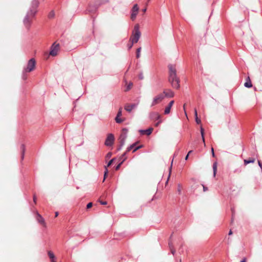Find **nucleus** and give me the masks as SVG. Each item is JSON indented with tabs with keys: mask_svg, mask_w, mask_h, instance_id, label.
Masks as SVG:
<instances>
[{
	"mask_svg": "<svg viewBox=\"0 0 262 262\" xmlns=\"http://www.w3.org/2000/svg\"><path fill=\"white\" fill-rule=\"evenodd\" d=\"M115 120L117 123H120L123 122V120L120 118V117L116 116Z\"/></svg>",
	"mask_w": 262,
	"mask_h": 262,
	"instance_id": "24",
	"label": "nucleus"
},
{
	"mask_svg": "<svg viewBox=\"0 0 262 262\" xmlns=\"http://www.w3.org/2000/svg\"><path fill=\"white\" fill-rule=\"evenodd\" d=\"M170 250V251H171V253L172 254V255H174L175 253H176V250L174 249V248H171V249Z\"/></svg>",
	"mask_w": 262,
	"mask_h": 262,
	"instance_id": "39",
	"label": "nucleus"
},
{
	"mask_svg": "<svg viewBox=\"0 0 262 262\" xmlns=\"http://www.w3.org/2000/svg\"><path fill=\"white\" fill-rule=\"evenodd\" d=\"M245 165H247L250 163H253L255 162V159L253 158H250L248 159H245L244 161Z\"/></svg>",
	"mask_w": 262,
	"mask_h": 262,
	"instance_id": "16",
	"label": "nucleus"
},
{
	"mask_svg": "<svg viewBox=\"0 0 262 262\" xmlns=\"http://www.w3.org/2000/svg\"><path fill=\"white\" fill-rule=\"evenodd\" d=\"M121 116H122V111H121V108H120L117 113V116L121 117Z\"/></svg>",
	"mask_w": 262,
	"mask_h": 262,
	"instance_id": "36",
	"label": "nucleus"
},
{
	"mask_svg": "<svg viewBox=\"0 0 262 262\" xmlns=\"http://www.w3.org/2000/svg\"><path fill=\"white\" fill-rule=\"evenodd\" d=\"M165 98L164 94L160 93L155 96L152 100L151 106H153L159 103H160Z\"/></svg>",
	"mask_w": 262,
	"mask_h": 262,
	"instance_id": "5",
	"label": "nucleus"
},
{
	"mask_svg": "<svg viewBox=\"0 0 262 262\" xmlns=\"http://www.w3.org/2000/svg\"><path fill=\"white\" fill-rule=\"evenodd\" d=\"M231 210H232V216L233 215V213H234V211H233V209L232 208L231 209ZM233 222V217L232 218V222Z\"/></svg>",
	"mask_w": 262,
	"mask_h": 262,
	"instance_id": "48",
	"label": "nucleus"
},
{
	"mask_svg": "<svg viewBox=\"0 0 262 262\" xmlns=\"http://www.w3.org/2000/svg\"><path fill=\"white\" fill-rule=\"evenodd\" d=\"M192 150H191L190 151H189V152H188L187 155H189L190 154H191V153L192 152Z\"/></svg>",
	"mask_w": 262,
	"mask_h": 262,
	"instance_id": "46",
	"label": "nucleus"
},
{
	"mask_svg": "<svg viewBox=\"0 0 262 262\" xmlns=\"http://www.w3.org/2000/svg\"><path fill=\"white\" fill-rule=\"evenodd\" d=\"M201 132L204 131V129H203V128H201Z\"/></svg>",
	"mask_w": 262,
	"mask_h": 262,
	"instance_id": "55",
	"label": "nucleus"
},
{
	"mask_svg": "<svg viewBox=\"0 0 262 262\" xmlns=\"http://www.w3.org/2000/svg\"><path fill=\"white\" fill-rule=\"evenodd\" d=\"M137 106V104L133 103L132 104H127L125 106V110L128 112H130L134 108L136 107Z\"/></svg>",
	"mask_w": 262,
	"mask_h": 262,
	"instance_id": "13",
	"label": "nucleus"
},
{
	"mask_svg": "<svg viewBox=\"0 0 262 262\" xmlns=\"http://www.w3.org/2000/svg\"><path fill=\"white\" fill-rule=\"evenodd\" d=\"M189 156V155H186V156L185 157V160H187L188 159Z\"/></svg>",
	"mask_w": 262,
	"mask_h": 262,
	"instance_id": "47",
	"label": "nucleus"
},
{
	"mask_svg": "<svg viewBox=\"0 0 262 262\" xmlns=\"http://www.w3.org/2000/svg\"><path fill=\"white\" fill-rule=\"evenodd\" d=\"M51 262H56V261L54 260V259H51Z\"/></svg>",
	"mask_w": 262,
	"mask_h": 262,
	"instance_id": "53",
	"label": "nucleus"
},
{
	"mask_svg": "<svg viewBox=\"0 0 262 262\" xmlns=\"http://www.w3.org/2000/svg\"><path fill=\"white\" fill-rule=\"evenodd\" d=\"M35 60L34 58H31L28 61L27 66L23 70V78L26 79L27 77L25 75V73L32 71L35 67Z\"/></svg>",
	"mask_w": 262,
	"mask_h": 262,
	"instance_id": "4",
	"label": "nucleus"
},
{
	"mask_svg": "<svg viewBox=\"0 0 262 262\" xmlns=\"http://www.w3.org/2000/svg\"><path fill=\"white\" fill-rule=\"evenodd\" d=\"M55 13L53 11H51L49 14V18H53L54 16Z\"/></svg>",
	"mask_w": 262,
	"mask_h": 262,
	"instance_id": "28",
	"label": "nucleus"
},
{
	"mask_svg": "<svg viewBox=\"0 0 262 262\" xmlns=\"http://www.w3.org/2000/svg\"><path fill=\"white\" fill-rule=\"evenodd\" d=\"M248 81H247L245 83L244 85L246 88H251L252 86V83L250 80L249 77H248Z\"/></svg>",
	"mask_w": 262,
	"mask_h": 262,
	"instance_id": "19",
	"label": "nucleus"
},
{
	"mask_svg": "<svg viewBox=\"0 0 262 262\" xmlns=\"http://www.w3.org/2000/svg\"><path fill=\"white\" fill-rule=\"evenodd\" d=\"M128 152H126V150L121 155V156L120 157V160L121 161L124 158H126V155Z\"/></svg>",
	"mask_w": 262,
	"mask_h": 262,
	"instance_id": "25",
	"label": "nucleus"
},
{
	"mask_svg": "<svg viewBox=\"0 0 262 262\" xmlns=\"http://www.w3.org/2000/svg\"><path fill=\"white\" fill-rule=\"evenodd\" d=\"M168 245H169V247L170 249H171V248H174L172 243L170 241H169Z\"/></svg>",
	"mask_w": 262,
	"mask_h": 262,
	"instance_id": "38",
	"label": "nucleus"
},
{
	"mask_svg": "<svg viewBox=\"0 0 262 262\" xmlns=\"http://www.w3.org/2000/svg\"><path fill=\"white\" fill-rule=\"evenodd\" d=\"M173 103H174L173 100H172L169 102V104H168V105L166 107V108L165 109V111H164L165 114H166V115L170 113V109H171L172 105L173 104Z\"/></svg>",
	"mask_w": 262,
	"mask_h": 262,
	"instance_id": "14",
	"label": "nucleus"
},
{
	"mask_svg": "<svg viewBox=\"0 0 262 262\" xmlns=\"http://www.w3.org/2000/svg\"><path fill=\"white\" fill-rule=\"evenodd\" d=\"M203 187L204 191H206L208 190V188L206 186H204V185H203Z\"/></svg>",
	"mask_w": 262,
	"mask_h": 262,
	"instance_id": "45",
	"label": "nucleus"
},
{
	"mask_svg": "<svg viewBox=\"0 0 262 262\" xmlns=\"http://www.w3.org/2000/svg\"><path fill=\"white\" fill-rule=\"evenodd\" d=\"M38 6L37 0H33L31 7L27 12L26 15L24 19V24L27 28H29L32 22V19L35 16L37 12V8Z\"/></svg>",
	"mask_w": 262,
	"mask_h": 262,
	"instance_id": "1",
	"label": "nucleus"
},
{
	"mask_svg": "<svg viewBox=\"0 0 262 262\" xmlns=\"http://www.w3.org/2000/svg\"><path fill=\"white\" fill-rule=\"evenodd\" d=\"M123 146V145L119 144V145L117 147V151L120 150L122 149Z\"/></svg>",
	"mask_w": 262,
	"mask_h": 262,
	"instance_id": "35",
	"label": "nucleus"
},
{
	"mask_svg": "<svg viewBox=\"0 0 262 262\" xmlns=\"http://www.w3.org/2000/svg\"><path fill=\"white\" fill-rule=\"evenodd\" d=\"M122 131H123V132H125V131H127V129L126 128H123Z\"/></svg>",
	"mask_w": 262,
	"mask_h": 262,
	"instance_id": "54",
	"label": "nucleus"
},
{
	"mask_svg": "<svg viewBox=\"0 0 262 262\" xmlns=\"http://www.w3.org/2000/svg\"><path fill=\"white\" fill-rule=\"evenodd\" d=\"M232 234V232L231 231V230H230L229 232V235H231Z\"/></svg>",
	"mask_w": 262,
	"mask_h": 262,
	"instance_id": "50",
	"label": "nucleus"
},
{
	"mask_svg": "<svg viewBox=\"0 0 262 262\" xmlns=\"http://www.w3.org/2000/svg\"><path fill=\"white\" fill-rule=\"evenodd\" d=\"M100 203L102 205H106V204H107V202H106V201H100Z\"/></svg>",
	"mask_w": 262,
	"mask_h": 262,
	"instance_id": "44",
	"label": "nucleus"
},
{
	"mask_svg": "<svg viewBox=\"0 0 262 262\" xmlns=\"http://www.w3.org/2000/svg\"><path fill=\"white\" fill-rule=\"evenodd\" d=\"M58 215V212H55V217H57Z\"/></svg>",
	"mask_w": 262,
	"mask_h": 262,
	"instance_id": "51",
	"label": "nucleus"
},
{
	"mask_svg": "<svg viewBox=\"0 0 262 262\" xmlns=\"http://www.w3.org/2000/svg\"><path fill=\"white\" fill-rule=\"evenodd\" d=\"M152 132H140L141 135H147V136H149L151 134Z\"/></svg>",
	"mask_w": 262,
	"mask_h": 262,
	"instance_id": "34",
	"label": "nucleus"
},
{
	"mask_svg": "<svg viewBox=\"0 0 262 262\" xmlns=\"http://www.w3.org/2000/svg\"><path fill=\"white\" fill-rule=\"evenodd\" d=\"M241 262H246V258H244L243 260L241 261Z\"/></svg>",
	"mask_w": 262,
	"mask_h": 262,
	"instance_id": "49",
	"label": "nucleus"
},
{
	"mask_svg": "<svg viewBox=\"0 0 262 262\" xmlns=\"http://www.w3.org/2000/svg\"><path fill=\"white\" fill-rule=\"evenodd\" d=\"M153 128L152 127H149L146 129H140L138 131H152Z\"/></svg>",
	"mask_w": 262,
	"mask_h": 262,
	"instance_id": "31",
	"label": "nucleus"
},
{
	"mask_svg": "<svg viewBox=\"0 0 262 262\" xmlns=\"http://www.w3.org/2000/svg\"><path fill=\"white\" fill-rule=\"evenodd\" d=\"M217 163L216 162L213 163L212 168H213V177H215L216 176V171H217Z\"/></svg>",
	"mask_w": 262,
	"mask_h": 262,
	"instance_id": "18",
	"label": "nucleus"
},
{
	"mask_svg": "<svg viewBox=\"0 0 262 262\" xmlns=\"http://www.w3.org/2000/svg\"><path fill=\"white\" fill-rule=\"evenodd\" d=\"M142 11H143V12H145L146 11V8H144V9H143L142 10Z\"/></svg>",
	"mask_w": 262,
	"mask_h": 262,
	"instance_id": "52",
	"label": "nucleus"
},
{
	"mask_svg": "<svg viewBox=\"0 0 262 262\" xmlns=\"http://www.w3.org/2000/svg\"><path fill=\"white\" fill-rule=\"evenodd\" d=\"M20 149H21V160H23L24 158V155L25 152V146L24 144H21L20 146Z\"/></svg>",
	"mask_w": 262,
	"mask_h": 262,
	"instance_id": "17",
	"label": "nucleus"
},
{
	"mask_svg": "<svg viewBox=\"0 0 262 262\" xmlns=\"http://www.w3.org/2000/svg\"><path fill=\"white\" fill-rule=\"evenodd\" d=\"M37 221L41 224L44 225L45 224L43 218L38 213L37 214Z\"/></svg>",
	"mask_w": 262,
	"mask_h": 262,
	"instance_id": "15",
	"label": "nucleus"
},
{
	"mask_svg": "<svg viewBox=\"0 0 262 262\" xmlns=\"http://www.w3.org/2000/svg\"><path fill=\"white\" fill-rule=\"evenodd\" d=\"M36 200H37V198H36V196L35 195V194H34L33 195V202L35 204L36 203Z\"/></svg>",
	"mask_w": 262,
	"mask_h": 262,
	"instance_id": "42",
	"label": "nucleus"
},
{
	"mask_svg": "<svg viewBox=\"0 0 262 262\" xmlns=\"http://www.w3.org/2000/svg\"><path fill=\"white\" fill-rule=\"evenodd\" d=\"M112 155V153L111 152H109L106 154V157L107 158H110L111 157Z\"/></svg>",
	"mask_w": 262,
	"mask_h": 262,
	"instance_id": "40",
	"label": "nucleus"
},
{
	"mask_svg": "<svg viewBox=\"0 0 262 262\" xmlns=\"http://www.w3.org/2000/svg\"><path fill=\"white\" fill-rule=\"evenodd\" d=\"M169 69V82L171 86L175 89L180 88V79L177 75V71L174 66L170 64L168 66Z\"/></svg>",
	"mask_w": 262,
	"mask_h": 262,
	"instance_id": "2",
	"label": "nucleus"
},
{
	"mask_svg": "<svg viewBox=\"0 0 262 262\" xmlns=\"http://www.w3.org/2000/svg\"><path fill=\"white\" fill-rule=\"evenodd\" d=\"M204 133H205V132H201L203 141L205 143V138H204L205 134H204Z\"/></svg>",
	"mask_w": 262,
	"mask_h": 262,
	"instance_id": "37",
	"label": "nucleus"
},
{
	"mask_svg": "<svg viewBox=\"0 0 262 262\" xmlns=\"http://www.w3.org/2000/svg\"><path fill=\"white\" fill-rule=\"evenodd\" d=\"M150 118L154 120H158V122L155 124L156 126H158L161 122V120L160 119L161 116L157 112L151 113L150 114Z\"/></svg>",
	"mask_w": 262,
	"mask_h": 262,
	"instance_id": "9",
	"label": "nucleus"
},
{
	"mask_svg": "<svg viewBox=\"0 0 262 262\" xmlns=\"http://www.w3.org/2000/svg\"><path fill=\"white\" fill-rule=\"evenodd\" d=\"M127 137L126 132H122L119 138V144H121L123 145H124L125 140Z\"/></svg>",
	"mask_w": 262,
	"mask_h": 262,
	"instance_id": "11",
	"label": "nucleus"
},
{
	"mask_svg": "<svg viewBox=\"0 0 262 262\" xmlns=\"http://www.w3.org/2000/svg\"><path fill=\"white\" fill-rule=\"evenodd\" d=\"M126 158H124L123 160L116 166L115 169L118 170L119 169L122 163L126 160Z\"/></svg>",
	"mask_w": 262,
	"mask_h": 262,
	"instance_id": "20",
	"label": "nucleus"
},
{
	"mask_svg": "<svg viewBox=\"0 0 262 262\" xmlns=\"http://www.w3.org/2000/svg\"><path fill=\"white\" fill-rule=\"evenodd\" d=\"M93 206V203L92 202L89 203L86 205V208L90 209Z\"/></svg>",
	"mask_w": 262,
	"mask_h": 262,
	"instance_id": "33",
	"label": "nucleus"
},
{
	"mask_svg": "<svg viewBox=\"0 0 262 262\" xmlns=\"http://www.w3.org/2000/svg\"><path fill=\"white\" fill-rule=\"evenodd\" d=\"M211 154H212V157H215V154H214V149H213V147L211 148Z\"/></svg>",
	"mask_w": 262,
	"mask_h": 262,
	"instance_id": "43",
	"label": "nucleus"
},
{
	"mask_svg": "<svg viewBox=\"0 0 262 262\" xmlns=\"http://www.w3.org/2000/svg\"><path fill=\"white\" fill-rule=\"evenodd\" d=\"M133 84L132 82H129L128 83V84L127 85V87H126V91H129L132 87Z\"/></svg>",
	"mask_w": 262,
	"mask_h": 262,
	"instance_id": "26",
	"label": "nucleus"
},
{
	"mask_svg": "<svg viewBox=\"0 0 262 262\" xmlns=\"http://www.w3.org/2000/svg\"><path fill=\"white\" fill-rule=\"evenodd\" d=\"M107 172H108L107 169L105 167V171L104 172V180H103V181H104L105 179L106 178V176H107Z\"/></svg>",
	"mask_w": 262,
	"mask_h": 262,
	"instance_id": "32",
	"label": "nucleus"
},
{
	"mask_svg": "<svg viewBox=\"0 0 262 262\" xmlns=\"http://www.w3.org/2000/svg\"><path fill=\"white\" fill-rule=\"evenodd\" d=\"M59 50V45L54 42L51 47L50 55L53 56L57 55Z\"/></svg>",
	"mask_w": 262,
	"mask_h": 262,
	"instance_id": "6",
	"label": "nucleus"
},
{
	"mask_svg": "<svg viewBox=\"0 0 262 262\" xmlns=\"http://www.w3.org/2000/svg\"><path fill=\"white\" fill-rule=\"evenodd\" d=\"M115 160V158H113L112 159H111L109 162L108 163H107V166L108 167V166H110L113 162H114V161Z\"/></svg>",
	"mask_w": 262,
	"mask_h": 262,
	"instance_id": "29",
	"label": "nucleus"
},
{
	"mask_svg": "<svg viewBox=\"0 0 262 262\" xmlns=\"http://www.w3.org/2000/svg\"><path fill=\"white\" fill-rule=\"evenodd\" d=\"M138 78L140 80H143L144 79L143 74L142 72L139 73Z\"/></svg>",
	"mask_w": 262,
	"mask_h": 262,
	"instance_id": "27",
	"label": "nucleus"
},
{
	"mask_svg": "<svg viewBox=\"0 0 262 262\" xmlns=\"http://www.w3.org/2000/svg\"><path fill=\"white\" fill-rule=\"evenodd\" d=\"M139 10V7L137 4H135L132 9V14L130 18L132 20H134L136 18L138 12Z\"/></svg>",
	"mask_w": 262,
	"mask_h": 262,
	"instance_id": "10",
	"label": "nucleus"
},
{
	"mask_svg": "<svg viewBox=\"0 0 262 262\" xmlns=\"http://www.w3.org/2000/svg\"><path fill=\"white\" fill-rule=\"evenodd\" d=\"M178 192L179 194L181 193V186L180 184H178Z\"/></svg>",
	"mask_w": 262,
	"mask_h": 262,
	"instance_id": "30",
	"label": "nucleus"
},
{
	"mask_svg": "<svg viewBox=\"0 0 262 262\" xmlns=\"http://www.w3.org/2000/svg\"><path fill=\"white\" fill-rule=\"evenodd\" d=\"M194 113H195V120H196V122L198 124L200 123V122H201V120L198 118V116H197V111H196V110L195 109L194 110Z\"/></svg>",
	"mask_w": 262,
	"mask_h": 262,
	"instance_id": "23",
	"label": "nucleus"
},
{
	"mask_svg": "<svg viewBox=\"0 0 262 262\" xmlns=\"http://www.w3.org/2000/svg\"><path fill=\"white\" fill-rule=\"evenodd\" d=\"M114 136L112 134H109L105 141V145L107 146H111L114 143Z\"/></svg>",
	"mask_w": 262,
	"mask_h": 262,
	"instance_id": "7",
	"label": "nucleus"
},
{
	"mask_svg": "<svg viewBox=\"0 0 262 262\" xmlns=\"http://www.w3.org/2000/svg\"><path fill=\"white\" fill-rule=\"evenodd\" d=\"M133 44L134 43H133V42H132V43L130 44H128L127 47H128L129 50L130 49L132 48V47L133 46Z\"/></svg>",
	"mask_w": 262,
	"mask_h": 262,
	"instance_id": "41",
	"label": "nucleus"
},
{
	"mask_svg": "<svg viewBox=\"0 0 262 262\" xmlns=\"http://www.w3.org/2000/svg\"><path fill=\"white\" fill-rule=\"evenodd\" d=\"M138 142H136L133 144L130 145L129 146H128L126 149V152H129L131 150H133V152H135L137 150L140 149L143 147L142 145H140L139 146H137L138 144Z\"/></svg>",
	"mask_w": 262,
	"mask_h": 262,
	"instance_id": "8",
	"label": "nucleus"
},
{
	"mask_svg": "<svg viewBox=\"0 0 262 262\" xmlns=\"http://www.w3.org/2000/svg\"><path fill=\"white\" fill-rule=\"evenodd\" d=\"M141 50V48L140 47L137 49L136 51V57L137 58H139L140 57V52Z\"/></svg>",
	"mask_w": 262,
	"mask_h": 262,
	"instance_id": "21",
	"label": "nucleus"
},
{
	"mask_svg": "<svg viewBox=\"0 0 262 262\" xmlns=\"http://www.w3.org/2000/svg\"><path fill=\"white\" fill-rule=\"evenodd\" d=\"M48 255L50 259H54L55 258V255L54 253L50 251L48 252Z\"/></svg>",
	"mask_w": 262,
	"mask_h": 262,
	"instance_id": "22",
	"label": "nucleus"
},
{
	"mask_svg": "<svg viewBox=\"0 0 262 262\" xmlns=\"http://www.w3.org/2000/svg\"><path fill=\"white\" fill-rule=\"evenodd\" d=\"M165 97L172 98L174 96V93L171 90L164 91L163 93Z\"/></svg>",
	"mask_w": 262,
	"mask_h": 262,
	"instance_id": "12",
	"label": "nucleus"
},
{
	"mask_svg": "<svg viewBox=\"0 0 262 262\" xmlns=\"http://www.w3.org/2000/svg\"><path fill=\"white\" fill-rule=\"evenodd\" d=\"M141 36V32L139 30V25L137 24L135 26L129 41L133 43H137Z\"/></svg>",
	"mask_w": 262,
	"mask_h": 262,
	"instance_id": "3",
	"label": "nucleus"
}]
</instances>
